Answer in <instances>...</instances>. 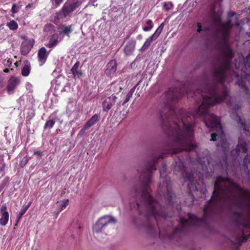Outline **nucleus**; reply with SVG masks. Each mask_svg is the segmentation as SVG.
Listing matches in <instances>:
<instances>
[{
	"mask_svg": "<svg viewBox=\"0 0 250 250\" xmlns=\"http://www.w3.org/2000/svg\"><path fill=\"white\" fill-rule=\"evenodd\" d=\"M248 145L246 140L241 137L239 138L238 144L235 149L231 151V155L233 156L234 160H236L241 153L245 154L247 152Z\"/></svg>",
	"mask_w": 250,
	"mask_h": 250,
	"instance_id": "6e6552de",
	"label": "nucleus"
},
{
	"mask_svg": "<svg viewBox=\"0 0 250 250\" xmlns=\"http://www.w3.org/2000/svg\"><path fill=\"white\" fill-rule=\"evenodd\" d=\"M217 134L216 133H213L211 135L210 141H215L216 140Z\"/></svg>",
	"mask_w": 250,
	"mask_h": 250,
	"instance_id": "a18cd8bd",
	"label": "nucleus"
},
{
	"mask_svg": "<svg viewBox=\"0 0 250 250\" xmlns=\"http://www.w3.org/2000/svg\"><path fill=\"white\" fill-rule=\"evenodd\" d=\"M34 154L41 157L42 154V152L41 151H36L34 152Z\"/></svg>",
	"mask_w": 250,
	"mask_h": 250,
	"instance_id": "09e8293b",
	"label": "nucleus"
},
{
	"mask_svg": "<svg viewBox=\"0 0 250 250\" xmlns=\"http://www.w3.org/2000/svg\"><path fill=\"white\" fill-rule=\"evenodd\" d=\"M33 46V42L31 40L25 41L22 42L21 52L22 55H26Z\"/></svg>",
	"mask_w": 250,
	"mask_h": 250,
	"instance_id": "ddd939ff",
	"label": "nucleus"
},
{
	"mask_svg": "<svg viewBox=\"0 0 250 250\" xmlns=\"http://www.w3.org/2000/svg\"><path fill=\"white\" fill-rule=\"evenodd\" d=\"M80 62H77L74 65L72 66L71 71L73 74V78L75 79L76 78H80L83 75V72L82 70L79 68L80 67Z\"/></svg>",
	"mask_w": 250,
	"mask_h": 250,
	"instance_id": "2eb2a0df",
	"label": "nucleus"
},
{
	"mask_svg": "<svg viewBox=\"0 0 250 250\" xmlns=\"http://www.w3.org/2000/svg\"><path fill=\"white\" fill-rule=\"evenodd\" d=\"M3 71L5 73H8L9 72V69L8 68H5L3 69Z\"/></svg>",
	"mask_w": 250,
	"mask_h": 250,
	"instance_id": "603ef678",
	"label": "nucleus"
},
{
	"mask_svg": "<svg viewBox=\"0 0 250 250\" xmlns=\"http://www.w3.org/2000/svg\"><path fill=\"white\" fill-rule=\"evenodd\" d=\"M31 70V64L29 61L25 60L23 62V66L21 69V75L23 76H28Z\"/></svg>",
	"mask_w": 250,
	"mask_h": 250,
	"instance_id": "6ab92c4d",
	"label": "nucleus"
},
{
	"mask_svg": "<svg viewBox=\"0 0 250 250\" xmlns=\"http://www.w3.org/2000/svg\"><path fill=\"white\" fill-rule=\"evenodd\" d=\"M218 20H219V22H221V19L218 18Z\"/></svg>",
	"mask_w": 250,
	"mask_h": 250,
	"instance_id": "864d4df0",
	"label": "nucleus"
},
{
	"mask_svg": "<svg viewBox=\"0 0 250 250\" xmlns=\"http://www.w3.org/2000/svg\"><path fill=\"white\" fill-rule=\"evenodd\" d=\"M48 55L49 53L47 52L46 49L44 47H42L39 50L38 52V58L40 65H42L45 63Z\"/></svg>",
	"mask_w": 250,
	"mask_h": 250,
	"instance_id": "f8f14e48",
	"label": "nucleus"
},
{
	"mask_svg": "<svg viewBox=\"0 0 250 250\" xmlns=\"http://www.w3.org/2000/svg\"><path fill=\"white\" fill-rule=\"evenodd\" d=\"M68 203H69V200L68 199L66 200L65 201H64L63 202V204L61 206L60 210L59 212H58L56 214V218H57V216H58V214H59L60 211H61L62 210L66 208L67 206L68 205Z\"/></svg>",
	"mask_w": 250,
	"mask_h": 250,
	"instance_id": "72a5a7b5",
	"label": "nucleus"
},
{
	"mask_svg": "<svg viewBox=\"0 0 250 250\" xmlns=\"http://www.w3.org/2000/svg\"><path fill=\"white\" fill-rule=\"evenodd\" d=\"M33 5V3H29L28 4V5H27L26 6H25V8L26 9H28L31 7L32 6V5Z\"/></svg>",
	"mask_w": 250,
	"mask_h": 250,
	"instance_id": "8fccbe9b",
	"label": "nucleus"
},
{
	"mask_svg": "<svg viewBox=\"0 0 250 250\" xmlns=\"http://www.w3.org/2000/svg\"><path fill=\"white\" fill-rule=\"evenodd\" d=\"M20 83V80L15 77H11L8 81L7 85L6 86V90L8 94H10L16 88L17 86Z\"/></svg>",
	"mask_w": 250,
	"mask_h": 250,
	"instance_id": "9b49d317",
	"label": "nucleus"
},
{
	"mask_svg": "<svg viewBox=\"0 0 250 250\" xmlns=\"http://www.w3.org/2000/svg\"><path fill=\"white\" fill-rule=\"evenodd\" d=\"M59 35L57 34H53L50 37L48 43L45 45L48 48H53L59 43Z\"/></svg>",
	"mask_w": 250,
	"mask_h": 250,
	"instance_id": "f3484780",
	"label": "nucleus"
},
{
	"mask_svg": "<svg viewBox=\"0 0 250 250\" xmlns=\"http://www.w3.org/2000/svg\"><path fill=\"white\" fill-rule=\"evenodd\" d=\"M99 119V115H98V114H95L93 116H92V117L86 122L85 125H86V126H88L89 128H90L93 125L97 123Z\"/></svg>",
	"mask_w": 250,
	"mask_h": 250,
	"instance_id": "412c9836",
	"label": "nucleus"
},
{
	"mask_svg": "<svg viewBox=\"0 0 250 250\" xmlns=\"http://www.w3.org/2000/svg\"><path fill=\"white\" fill-rule=\"evenodd\" d=\"M242 107V103L241 102H238L237 103H236L233 107V110L235 111H238L239 109H241Z\"/></svg>",
	"mask_w": 250,
	"mask_h": 250,
	"instance_id": "e433bc0d",
	"label": "nucleus"
},
{
	"mask_svg": "<svg viewBox=\"0 0 250 250\" xmlns=\"http://www.w3.org/2000/svg\"><path fill=\"white\" fill-rule=\"evenodd\" d=\"M1 189L0 188V192L1 191Z\"/></svg>",
	"mask_w": 250,
	"mask_h": 250,
	"instance_id": "6e6d98bb",
	"label": "nucleus"
},
{
	"mask_svg": "<svg viewBox=\"0 0 250 250\" xmlns=\"http://www.w3.org/2000/svg\"><path fill=\"white\" fill-rule=\"evenodd\" d=\"M55 3V6L58 7L60 5L61 3L62 2L63 0H53Z\"/></svg>",
	"mask_w": 250,
	"mask_h": 250,
	"instance_id": "49530a36",
	"label": "nucleus"
},
{
	"mask_svg": "<svg viewBox=\"0 0 250 250\" xmlns=\"http://www.w3.org/2000/svg\"><path fill=\"white\" fill-rule=\"evenodd\" d=\"M222 26L231 29L233 26V24L232 23V20L227 19V21L222 23Z\"/></svg>",
	"mask_w": 250,
	"mask_h": 250,
	"instance_id": "c85d7f7f",
	"label": "nucleus"
},
{
	"mask_svg": "<svg viewBox=\"0 0 250 250\" xmlns=\"http://www.w3.org/2000/svg\"><path fill=\"white\" fill-rule=\"evenodd\" d=\"M3 64L5 66L10 67L12 65V60L8 59L7 60H5L3 61Z\"/></svg>",
	"mask_w": 250,
	"mask_h": 250,
	"instance_id": "4c0bfd02",
	"label": "nucleus"
},
{
	"mask_svg": "<svg viewBox=\"0 0 250 250\" xmlns=\"http://www.w3.org/2000/svg\"><path fill=\"white\" fill-rule=\"evenodd\" d=\"M146 25L143 27V30L145 31H148L151 30L153 26L152 21L151 20H148L146 22Z\"/></svg>",
	"mask_w": 250,
	"mask_h": 250,
	"instance_id": "cd10ccee",
	"label": "nucleus"
},
{
	"mask_svg": "<svg viewBox=\"0 0 250 250\" xmlns=\"http://www.w3.org/2000/svg\"><path fill=\"white\" fill-rule=\"evenodd\" d=\"M167 165L165 163L162 164V168L160 170V177H162L163 175H165L167 171Z\"/></svg>",
	"mask_w": 250,
	"mask_h": 250,
	"instance_id": "f704fd0d",
	"label": "nucleus"
},
{
	"mask_svg": "<svg viewBox=\"0 0 250 250\" xmlns=\"http://www.w3.org/2000/svg\"><path fill=\"white\" fill-rule=\"evenodd\" d=\"M236 121L239 124L242 125L244 133L246 134V136L249 137L250 136V131L248 129L247 125L245 123V120L242 118L240 116H237Z\"/></svg>",
	"mask_w": 250,
	"mask_h": 250,
	"instance_id": "a211bd4d",
	"label": "nucleus"
},
{
	"mask_svg": "<svg viewBox=\"0 0 250 250\" xmlns=\"http://www.w3.org/2000/svg\"><path fill=\"white\" fill-rule=\"evenodd\" d=\"M173 168L174 171L178 172L186 180L189 181L188 187H189L190 184H192L194 181L193 175L191 172H188L186 170L184 164V159L181 158L179 156L175 159V165ZM189 188H190V187Z\"/></svg>",
	"mask_w": 250,
	"mask_h": 250,
	"instance_id": "20e7f679",
	"label": "nucleus"
},
{
	"mask_svg": "<svg viewBox=\"0 0 250 250\" xmlns=\"http://www.w3.org/2000/svg\"><path fill=\"white\" fill-rule=\"evenodd\" d=\"M132 95L130 94V93H128L125 100H124L123 105H125L126 103H127L130 99L131 97H132Z\"/></svg>",
	"mask_w": 250,
	"mask_h": 250,
	"instance_id": "ea45409f",
	"label": "nucleus"
},
{
	"mask_svg": "<svg viewBox=\"0 0 250 250\" xmlns=\"http://www.w3.org/2000/svg\"><path fill=\"white\" fill-rule=\"evenodd\" d=\"M234 223L238 227H242L240 235L236 236L232 242L231 247L235 250H239L242 243L247 241L250 237V225L248 222L243 211H234L231 213Z\"/></svg>",
	"mask_w": 250,
	"mask_h": 250,
	"instance_id": "7ed1b4c3",
	"label": "nucleus"
},
{
	"mask_svg": "<svg viewBox=\"0 0 250 250\" xmlns=\"http://www.w3.org/2000/svg\"><path fill=\"white\" fill-rule=\"evenodd\" d=\"M11 16H12L13 17H14V16L13 14H12V15H11Z\"/></svg>",
	"mask_w": 250,
	"mask_h": 250,
	"instance_id": "5fc2aeb1",
	"label": "nucleus"
},
{
	"mask_svg": "<svg viewBox=\"0 0 250 250\" xmlns=\"http://www.w3.org/2000/svg\"><path fill=\"white\" fill-rule=\"evenodd\" d=\"M117 70V62L114 60L110 61L106 65L105 73L108 76L113 75Z\"/></svg>",
	"mask_w": 250,
	"mask_h": 250,
	"instance_id": "4468645a",
	"label": "nucleus"
},
{
	"mask_svg": "<svg viewBox=\"0 0 250 250\" xmlns=\"http://www.w3.org/2000/svg\"><path fill=\"white\" fill-rule=\"evenodd\" d=\"M8 212L7 211V206L5 204H3L0 208V213H3L4 212Z\"/></svg>",
	"mask_w": 250,
	"mask_h": 250,
	"instance_id": "58836bf2",
	"label": "nucleus"
},
{
	"mask_svg": "<svg viewBox=\"0 0 250 250\" xmlns=\"http://www.w3.org/2000/svg\"><path fill=\"white\" fill-rule=\"evenodd\" d=\"M222 205L229 209L233 208L244 209L246 207L250 211V190L241 187L238 183L234 182L228 177L217 176L211 197L204 206L203 217L199 218L192 213H188L189 221L180 218L181 226L174 229L173 234L183 232L190 225H196L199 222L205 223L208 217L217 213Z\"/></svg>",
	"mask_w": 250,
	"mask_h": 250,
	"instance_id": "f03ea898",
	"label": "nucleus"
},
{
	"mask_svg": "<svg viewBox=\"0 0 250 250\" xmlns=\"http://www.w3.org/2000/svg\"><path fill=\"white\" fill-rule=\"evenodd\" d=\"M1 217L0 218V224L2 226H5L9 220V213L8 212H4L3 213H0Z\"/></svg>",
	"mask_w": 250,
	"mask_h": 250,
	"instance_id": "4be33fe9",
	"label": "nucleus"
},
{
	"mask_svg": "<svg viewBox=\"0 0 250 250\" xmlns=\"http://www.w3.org/2000/svg\"><path fill=\"white\" fill-rule=\"evenodd\" d=\"M231 29L222 26L220 32L224 43L222 46V56L218 60L219 66L213 70V81L206 84L203 90L207 95L203 96V103L193 112L187 114L188 118L184 119L180 111L179 117L173 105V101L180 98L185 93L181 88H170L164 96L167 103L160 110V115L162 126L165 130H194L195 123H190L188 118L191 116L195 121L199 118L208 128L222 129L220 118L214 114L208 112V108L216 104L223 102L229 95V92L224 84L227 71L231 68L234 54L229 45L227 43Z\"/></svg>",
	"mask_w": 250,
	"mask_h": 250,
	"instance_id": "f257e3e1",
	"label": "nucleus"
},
{
	"mask_svg": "<svg viewBox=\"0 0 250 250\" xmlns=\"http://www.w3.org/2000/svg\"><path fill=\"white\" fill-rule=\"evenodd\" d=\"M244 62L245 65L242 71L244 72V76L245 78L241 77L238 79L236 81V83L246 94H248L249 90L246 85L245 79L250 77V51L245 59Z\"/></svg>",
	"mask_w": 250,
	"mask_h": 250,
	"instance_id": "423d86ee",
	"label": "nucleus"
},
{
	"mask_svg": "<svg viewBox=\"0 0 250 250\" xmlns=\"http://www.w3.org/2000/svg\"><path fill=\"white\" fill-rule=\"evenodd\" d=\"M21 217H22V216H20V214H18V218H17V222H18L21 220Z\"/></svg>",
	"mask_w": 250,
	"mask_h": 250,
	"instance_id": "3c124183",
	"label": "nucleus"
},
{
	"mask_svg": "<svg viewBox=\"0 0 250 250\" xmlns=\"http://www.w3.org/2000/svg\"><path fill=\"white\" fill-rule=\"evenodd\" d=\"M140 83V81H139V82L137 83V84L136 85H135L133 87H132V88L129 90V91L128 92V93H130V94H131V95H133V94L134 93V91H135V89H136V88L137 86V85Z\"/></svg>",
	"mask_w": 250,
	"mask_h": 250,
	"instance_id": "37998d69",
	"label": "nucleus"
},
{
	"mask_svg": "<svg viewBox=\"0 0 250 250\" xmlns=\"http://www.w3.org/2000/svg\"><path fill=\"white\" fill-rule=\"evenodd\" d=\"M164 26V23H161L160 26L157 28L155 33L150 37L154 40H156L162 32Z\"/></svg>",
	"mask_w": 250,
	"mask_h": 250,
	"instance_id": "5701e85b",
	"label": "nucleus"
},
{
	"mask_svg": "<svg viewBox=\"0 0 250 250\" xmlns=\"http://www.w3.org/2000/svg\"><path fill=\"white\" fill-rule=\"evenodd\" d=\"M89 128L88 126H86V125H84L83 128L80 130L79 134H83L84 133L85 131Z\"/></svg>",
	"mask_w": 250,
	"mask_h": 250,
	"instance_id": "79ce46f5",
	"label": "nucleus"
},
{
	"mask_svg": "<svg viewBox=\"0 0 250 250\" xmlns=\"http://www.w3.org/2000/svg\"><path fill=\"white\" fill-rule=\"evenodd\" d=\"M73 29L71 25L65 26L63 27V29L60 31V34H65L67 36L70 37V33L73 31Z\"/></svg>",
	"mask_w": 250,
	"mask_h": 250,
	"instance_id": "b1692460",
	"label": "nucleus"
},
{
	"mask_svg": "<svg viewBox=\"0 0 250 250\" xmlns=\"http://www.w3.org/2000/svg\"><path fill=\"white\" fill-rule=\"evenodd\" d=\"M29 160V158L27 155L24 157L20 163V166L21 167H25L27 162H28Z\"/></svg>",
	"mask_w": 250,
	"mask_h": 250,
	"instance_id": "473e14b6",
	"label": "nucleus"
},
{
	"mask_svg": "<svg viewBox=\"0 0 250 250\" xmlns=\"http://www.w3.org/2000/svg\"><path fill=\"white\" fill-rule=\"evenodd\" d=\"M154 225L152 224L151 223H149L148 224L147 228L151 232H154Z\"/></svg>",
	"mask_w": 250,
	"mask_h": 250,
	"instance_id": "a19ab883",
	"label": "nucleus"
},
{
	"mask_svg": "<svg viewBox=\"0 0 250 250\" xmlns=\"http://www.w3.org/2000/svg\"><path fill=\"white\" fill-rule=\"evenodd\" d=\"M6 25L8 28L13 31L16 30L18 28V24L14 20H11L7 23Z\"/></svg>",
	"mask_w": 250,
	"mask_h": 250,
	"instance_id": "393cba45",
	"label": "nucleus"
},
{
	"mask_svg": "<svg viewBox=\"0 0 250 250\" xmlns=\"http://www.w3.org/2000/svg\"><path fill=\"white\" fill-rule=\"evenodd\" d=\"M154 40L153 38H151V37H149L145 42L143 45L142 46L141 48V51H145L148 46L150 45L152 42Z\"/></svg>",
	"mask_w": 250,
	"mask_h": 250,
	"instance_id": "a878e982",
	"label": "nucleus"
},
{
	"mask_svg": "<svg viewBox=\"0 0 250 250\" xmlns=\"http://www.w3.org/2000/svg\"><path fill=\"white\" fill-rule=\"evenodd\" d=\"M35 250H38V249H36Z\"/></svg>",
	"mask_w": 250,
	"mask_h": 250,
	"instance_id": "4d7b16f0",
	"label": "nucleus"
},
{
	"mask_svg": "<svg viewBox=\"0 0 250 250\" xmlns=\"http://www.w3.org/2000/svg\"><path fill=\"white\" fill-rule=\"evenodd\" d=\"M135 41H129L127 42L124 48V52L126 55H130L135 49Z\"/></svg>",
	"mask_w": 250,
	"mask_h": 250,
	"instance_id": "dca6fc26",
	"label": "nucleus"
},
{
	"mask_svg": "<svg viewBox=\"0 0 250 250\" xmlns=\"http://www.w3.org/2000/svg\"><path fill=\"white\" fill-rule=\"evenodd\" d=\"M116 220L112 216L105 215L101 217L95 223L93 228L94 233L102 232L106 226L110 223L115 224Z\"/></svg>",
	"mask_w": 250,
	"mask_h": 250,
	"instance_id": "0eeeda50",
	"label": "nucleus"
},
{
	"mask_svg": "<svg viewBox=\"0 0 250 250\" xmlns=\"http://www.w3.org/2000/svg\"><path fill=\"white\" fill-rule=\"evenodd\" d=\"M163 6L167 11H168L173 7L174 5L171 1L165 2L163 3Z\"/></svg>",
	"mask_w": 250,
	"mask_h": 250,
	"instance_id": "c756f323",
	"label": "nucleus"
},
{
	"mask_svg": "<svg viewBox=\"0 0 250 250\" xmlns=\"http://www.w3.org/2000/svg\"><path fill=\"white\" fill-rule=\"evenodd\" d=\"M221 147L225 152L229 151V147L226 140H223L221 143Z\"/></svg>",
	"mask_w": 250,
	"mask_h": 250,
	"instance_id": "7c9ffc66",
	"label": "nucleus"
},
{
	"mask_svg": "<svg viewBox=\"0 0 250 250\" xmlns=\"http://www.w3.org/2000/svg\"><path fill=\"white\" fill-rule=\"evenodd\" d=\"M250 165V155L247 154L243 160L242 167L247 171L248 180L250 182V170H248V165Z\"/></svg>",
	"mask_w": 250,
	"mask_h": 250,
	"instance_id": "aec40b11",
	"label": "nucleus"
},
{
	"mask_svg": "<svg viewBox=\"0 0 250 250\" xmlns=\"http://www.w3.org/2000/svg\"><path fill=\"white\" fill-rule=\"evenodd\" d=\"M117 97L112 95L105 99L102 103L103 110L104 112H108L116 103Z\"/></svg>",
	"mask_w": 250,
	"mask_h": 250,
	"instance_id": "9d476101",
	"label": "nucleus"
},
{
	"mask_svg": "<svg viewBox=\"0 0 250 250\" xmlns=\"http://www.w3.org/2000/svg\"><path fill=\"white\" fill-rule=\"evenodd\" d=\"M31 204V202H29L26 206H25L23 208H22L21 210V211L19 213V214H20L21 216H22V215H23L25 213L26 211L30 206Z\"/></svg>",
	"mask_w": 250,
	"mask_h": 250,
	"instance_id": "2f4dec72",
	"label": "nucleus"
},
{
	"mask_svg": "<svg viewBox=\"0 0 250 250\" xmlns=\"http://www.w3.org/2000/svg\"><path fill=\"white\" fill-rule=\"evenodd\" d=\"M82 4V2L77 0L71 4H65L61 9L60 13L59 14L58 16L62 14L64 17H66L69 14L74 11L76 8L79 7Z\"/></svg>",
	"mask_w": 250,
	"mask_h": 250,
	"instance_id": "1a4fd4ad",
	"label": "nucleus"
},
{
	"mask_svg": "<svg viewBox=\"0 0 250 250\" xmlns=\"http://www.w3.org/2000/svg\"><path fill=\"white\" fill-rule=\"evenodd\" d=\"M235 15V13L233 11H231L228 13L227 15V19H231V18Z\"/></svg>",
	"mask_w": 250,
	"mask_h": 250,
	"instance_id": "c03bdc74",
	"label": "nucleus"
},
{
	"mask_svg": "<svg viewBox=\"0 0 250 250\" xmlns=\"http://www.w3.org/2000/svg\"><path fill=\"white\" fill-rule=\"evenodd\" d=\"M197 27L198 28L197 31L199 33H200L202 30L201 24L199 22L197 23Z\"/></svg>",
	"mask_w": 250,
	"mask_h": 250,
	"instance_id": "de8ad7c7",
	"label": "nucleus"
},
{
	"mask_svg": "<svg viewBox=\"0 0 250 250\" xmlns=\"http://www.w3.org/2000/svg\"><path fill=\"white\" fill-rule=\"evenodd\" d=\"M158 191L161 196H164L165 200L168 204L172 202L173 195L171 182L168 177H166L162 185L160 184Z\"/></svg>",
	"mask_w": 250,
	"mask_h": 250,
	"instance_id": "39448f33",
	"label": "nucleus"
},
{
	"mask_svg": "<svg viewBox=\"0 0 250 250\" xmlns=\"http://www.w3.org/2000/svg\"><path fill=\"white\" fill-rule=\"evenodd\" d=\"M21 6H20V7H18L16 5V4H13L12 5V8H11V12L13 14H16V13H17L20 8H21Z\"/></svg>",
	"mask_w": 250,
	"mask_h": 250,
	"instance_id": "c9c22d12",
	"label": "nucleus"
},
{
	"mask_svg": "<svg viewBox=\"0 0 250 250\" xmlns=\"http://www.w3.org/2000/svg\"><path fill=\"white\" fill-rule=\"evenodd\" d=\"M55 124V121L54 120H52V119L49 120L47 121L45 123L44 126V128L45 129H46L47 128L51 129L53 127Z\"/></svg>",
	"mask_w": 250,
	"mask_h": 250,
	"instance_id": "bb28decb",
	"label": "nucleus"
}]
</instances>
